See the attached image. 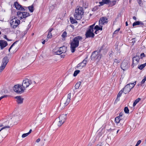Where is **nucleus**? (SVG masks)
<instances>
[{
    "label": "nucleus",
    "mask_w": 146,
    "mask_h": 146,
    "mask_svg": "<svg viewBox=\"0 0 146 146\" xmlns=\"http://www.w3.org/2000/svg\"><path fill=\"white\" fill-rule=\"evenodd\" d=\"M146 80V77L145 76L144 77V78L142 80V81H141V83L142 84H144Z\"/></svg>",
    "instance_id": "nucleus-47"
},
{
    "label": "nucleus",
    "mask_w": 146,
    "mask_h": 146,
    "mask_svg": "<svg viewBox=\"0 0 146 146\" xmlns=\"http://www.w3.org/2000/svg\"><path fill=\"white\" fill-rule=\"evenodd\" d=\"M100 27H99L98 25H96L94 27V29L98 31L99 30H102L103 26H101V25H100Z\"/></svg>",
    "instance_id": "nucleus-23"
},
{
    "label": "nucleus",
    "mask_w": 146,
    "mask_h": 146,
    "mask_svg": "<svg viewBox=\"0 0 146 146\" xmlns=\"http://www.w3.org/2000/svg\"><path fill=\"white\" fill-rule=\"evenodd\" d=\"M32 83V82L31 80L28 79H26L23 80L22 84L21 85L24 89V91L25 88L28 87L29 85Z\"/></svg>",
    "instance_id": "nucleus-8"
},
{
    "label": "nucleus",
    "mask_w": 146,
    "mask_h": 146,
    "mask_svg": "<svg viewBox=\"0 0 146 146\" xmlns=\"http://www.w3.org/2000/svg\"><path fill=\"white\" fill-rule=\"evenodd\" d=\"M8 131L7 130H5L1 132V135L2 137H5L7 135Z\"/></svg>",
    "instance_id": "nucleus-22"
},
{
    "label": "nucleus",
    "mask_w": 146,
    "mask_h": 146,
    "mask_svg": "<svg viewBox=\"0 0 146 146\" xmlns=\"http://www.w3.org/2000/svg\"><path fill=\"white\" fill-rule=\"evenodd\" d=\"M105 48H106L105 47V45L104 44H103L101 47L99 49L98 52L101 53V52H102V51L105 50Z\"/></svg>",
    "instance_id": "nucleus-30"
},
{
    "label": "nucleus",
    "mask_w": 146,
    "mask_h": 146,
    "mask_svg": "<svg viewBox=\"0 0 146 146\" xmlns=\"http://www.w3.org/2000/svg\"><path fill=\"white\" fill-rule=\"evenodd\" d=\"M83 66V63L82 62H80L79 64H78L76 67L77 68H78L79 67H80V66H82V67H83L84 66Z\"/></svg>",
    "instance_id": "nucleus-40"
},
{
    "label": "nucleus",
    "mask_w": 146,
    "mask_h": 146,
    "mask_svg": "<svg viewBox=\"0 0 146 146\" xmlns=\"http://www.w3.org/2000/svg\"><path fill=\"white\" fill-rule=\"evenodd\" d=\"M55 53L56 55H60L62 53L61 52V51L60 50L57 51H56L55 52Z\"/></svg>",
    "instance_id": "nucleus-39"
},
{
    "label": "nucleus",
    "mask_w": 146,
    "mask_h": 146,
    "mask_svg": "<svg viewBox=\"0 0 146 146\" xmlns=\"http://www.w3.org/2000/svg\"><path fill=\"white\" fill-rule=\"evenodd\" d=\"M116 1L115 0L111 1L109 4V6L111 7L114 5L116 3Z\"/></svg>",
    "instance_id": "nucleus-24"
},
{
    "label": "nucleus",
    "mask_w": 146,
    "mask_h": 146,
    "mask_svg": "<svg viewBox=\"0 0 146 146\" xmlns=\"http://www.w3.org/2000/svg\"><path fill=\"white\" fill-rule=\"evenodd\" d=\"M141 99L140 98H138L136 100L133 102V107L135 106L140 101Z\"/></svg>",
    "instance_id": "nucleus-26"
},
{
    "label": "nucleus",
    "mask_w": 146,
    "mask_h": 146,
    "mask_svg": "<svg viewBox=\"0 0 146 146\" xmlns=\"http://www.w3.org/2000/svg\"><path fill=\"white\" fill-rule=\"evenodd\" d=\"M10 21V24L11 27L13 29L16 28L20 24V21L17 19V17H14Z\"/></svg>",
    "instance_id": "nucleus-5"
},
{
    "label": "nucleus",
    "mask_w": 146,
    "mask_h": 146,
    "mask_svg": "<svg viewBox=\"0 0 146 146\" xmlns=\"http://www.w3.org/2000/svg\"><path fill=\"white\" fill-rule=\"evenodd\" d=\"M128 63L126 61H123L122 63L121 68L123 70L125 71L129 68Z\"/></svg>",
    "instance_id": "nucleus-12"
},
{
    "label": "nucleus",
    "mask_w": 146,
    "mask_h": 146,
    "mask_svg": "<svg viewBox=\"0 0 146 146\" xmlns=\"http://www.w3.org/2000/svg\"><path fill=\"white\" fill-rule=\"evenodd\" d=\"M7 95H5L3 96H1V97L2 99L3 98H6V97H7Z\"/></svg>",
    "instance_id": "nucleus-58"
},
{
    "label": "nucleus",
    "mask_w": 146,
    "mask_h": 146,
    "mask_svg": "<svg viewBox=\"0 0 146 146\" xmlns=\"http://www.w3.org/2000/svg\"><path fill=\"white\" fill-rule=\"evenodd\" d=\"M118 32L116 30L113 33V35L116 34L118 33Z\"/></svg>",
    "instance_id": "nucleus-60"
},
{
    "label": "nucleus",
    "mask_w": 146,
    "mask_h": 146,
    "mask_svg": "<svg viewBox=\"0 0 146 146\" xmlns=\"http://www.w3.org/2000/svg\"><path fill=\"white\" fill-rule=\"evenodd\" d=\"M9 59L8 57L7 56H5L3 59L2 60V64L6 66L9 62Z\"/></svg>",
    "instance_id": "nucleus-17"
},
{
    "label": "nucleus",
    "mask_w": 146,
    "mask_h": 146,
    "mask_svg": "<svg viewBox=\"0 0 146 146\" xmlns=\"http://www.w3.org/2000/svg\"><path fill=\"white\" fill-rule=\"evenodd\" d=\"M145 66H146V62L144 64H141L140 65H139L138 68L139 69L141 70L143 69Z\"/></svg>",
    "instance_id": "nucleus-28"
},
{
    "label": "nucleus",
    "mask_w": 146,
    "mask_h": 146,
    "mask_svg": "<svg viewBox=\"0 0 146 146\" xmlns=\"http://www.w3.org/2000/svg\"><path fill=\"white\" fill-rule=\"evenodd\" d=\"M10 127V126H6L4 127H3L0 128V132L3 130V129H5L6 128H9Z\"/></svg>",
    "instance_id": "nucleus-38"
},
{
    "label": "nucleus",
    "mask_w": 146,
    "mask_h": 146,
    "mask_svg": "<svg viewBox=\"0 0 146 146\" xmlns=\"http://www.w3.org/2000/svg\"><path fill=\"white\" fill-rule=\"evenodd\" d=\"M82 62L83 63V66H85L86 64L87 63V60H84Z\"/></svg>",
    "instance_id": "nucleus-50"
},
{
    "label": "nucleus",
    "mask_w": 146,
    "mask_h": 146,
    "mask_svg": "<svg viewBox=\"0 0 146 146\" xmlns=\"http://www.w3.org/2000/svg\"><path fill=\"white\" fill-rule=\"evenodd\" d=\"M66 114H62L60 115L59 117V119L60 120V122H63L64 123L66 118Z\"/></svg>",
    "instance_id": "nucleus-16"
},
{
    "label": "nucleus",
    "mask_w": 146,
    "mask_h": 146,
    "mask_svg": "<svg viewBox=\"0 0 146 146\" xmlns=\"http://www.w3.org/2000/svg\"><path fill=\"white\" fill-rule=\"evenodd\" d=\"M18 41V40H17L14 42L13 44L15 45V44H16L17 42Z\"/></svg>",
    "instance_id": "nucleus-64"
},
{
    "label": "nucleus",
    "mask_w": 146,
    "mask_h": 146,
    "mask_svg": "<svg viewBox=\"0 0 146 146\" xmlns=\"http://www.w3.org/2000/svg\"><path fill=\"white\" fill-rule=\"evenodd\" d=\"M67 34L66 32L65 31H64L61 35V36L63 38H65L66 37Z\"/></svg>",
    "instance_id": "nucleus-36"
},
{
    "label": "nucleus",
    "mask_w": 146,
    "mask_h": 146,
    "mask_svg": "<svg viewBox=\"0 0 146 146\" xmlns=\"http://www.w3.org/2000/svg\"><path fill=\"white\" fill-rule=\"evenodd\" d=\"M67 49V47L64 46L61 47L60 48V50L61 51L62 53H65L66 52Z\"/></svg>",
    "instance_id": "nucleus-21"
},
{
    "label": "nucleus",
    "mask_w": 146,
    "mask_h": 146,
    "mask_svg": "<svg viewBox=\"0 0 146 146\" xmlns=\"http://www.w3.org/2000/svg\"><path fill=\"white\" fill-rule=\"evenodd\" d=\"M13 88L14 91L18 94H21L24 91L21 84H18L15 85Z\"/></svg>",
    "instance_id": "nucleus-6"
},
{
    "label": "nucleus",
    "mask_w": 146,
    "mask_h": 146,
    "mask_svg": "<svg viewBox=\"0 0 146 146\" xmlns=\"http://www.w3.org/2000/svg\"><path fill=\"white\" fill-rule=\"evenodd\" d=\"M102 143H99L96 146H102Z\"/></svg>",
    "instance_id": "nucleus-57"
},
{
    "label": "nucleus",
    "mask_w": 146,
    "mask_h": 146,
    "mask_svg": "<svg viewBox=\"0 0 146 146\" xmlns=\"http://www.w3.org/2000/svg\"><path fill=\"white\" fill-rule=\"evenodd\" d=\"M123 92H124L123 91L122 89L119 92L118 94H117V98L115 100V102H117V101H118L119 100V97H121Z\"/></svg>",
    "instance_id": "nucleus-18"
},
{
    "label": "nucleus",
    "mask_w": 146,
    "mask_h": 146,
    "mask_svg": "<svg viewBox=\"0 0 146 146\" xmlns=\"http://www.w3.org/2000/svg\"><path fill=\"white\" fill-rule=\"evenodd\" d=\"M105 4H108L109 5V3L110 2V0H103Z\"/></svg>",
    "instance_id": "nucleus-42"
},
{
    "label": "nucleus",
    "mask_w": 146,
    "mask_h": 146,
    "mask_svg": "<svg viewBox=\"0 0 146 146\" xmlns=\"http://www.w3.org/2000/svg\"><path fill=\"white\" fill-rule=\"evenodd\" d=\"M85 35L86 38L90 37L92 38L94 37L95 36L93 32L88 31H86Z\"/></svg>",
    "instance_id": "nucleus-14"
},
{
    "label": "nucleus",
    "mask_w": 146,
    "mask_h": 146,
    "mask_svg": "<svg viewBox=\"0 0 146 146\" xmlns=\"http://www.w3.org/2000/svg\"><path fill=\"white\" fill-rule=\"evenodd\" d=\"M141 140H138L137 142V143L136 144V146H138L141 143Z\"/></svg>",
    "instance_id": "nucleus-49"
},
{
    "label": "nucleus",
    "mask_w": 146,
    "mask_h": 146,
    "mask_svg": "<svg viewBox=\"0 0 146 146\" xmlns=\"http://www.w3.org/2000/svg\"><path fill=\"white\" fill-rule=\"evenodd\" d=\"M63 123V122H60V120H59V122H58V126H61L62 124L63 123Z\"/></svg>",
    "instance_id": "nucleus-48"
},
{
    "label": "nucleus",
    "mask_w": 146,
    "mask_h": 146,
    "mask_svg": "<svg viewBox=\"0 0 146 146\" xmlns=\"http://www.w3.org/2000/svg\"><path fill=\"white\" fill-rule=\"evenodd\" d=\"M8 45L7 41L4 40H0V46L1 49H3Z\"/></svg>",
    "instance_id": "nucleus-13"
},
{
    "label": "nucleus",
    "mask_w": 146,
    "mask_h": 146,
    "mask_svg": "<svg viewBox=\"0 0 146 146\" xmlns=\"http://www.w3.org/2000/svg\"><path fill=\"white\" fill-rule=\"evenodd\" d=\"M84 11L82 7H79L76 8L75 11L74 17L76 19L79 20L82 18V16L83 15Z\"/></svg>",
    "instance_id": "nucleus-2"
},
{
    "label": "nucleus",
    "mask_w": 146,
    "mask_h": 146,
    "mask_svg": "<svg viewBox=\"0 0 146 146\" xmlns=\"http://www.w3.org/2000/svg\"><path fill=\"white\" fill-rule=\"evenodd\" d=\"M133 18L135 20H137V18L135 16H133Z\"/></svg>",
    "instance_id": "nucleus-62"
},
{
    "label": "nucleus",
    "mask_w": 146,
    "mask_h": 146,
    "mask_svg": "<svg viewBox=\"0 0 146 146\" xmlns=\"http://www.w3.org/2000/svg\"><path fill=\"white\" fill-rule=\"evenodd\" d=\"M5 66H6L4 65V64H1V66L0 67V72H1L3 71L5 68Z\"/></svg>",
    "instance_id": "nucleus-35"
},
{
    "label": "nucleus",
    "mask_w": 146,
    "mask_h": 146,
    "mask_svg": "<svg viewBox=\"0 0 146 146\" xmlns=\"http://www.w3.org/2000/svg\"><path fill=\"white\" fill-rule=\"evenodd\" d=\"M123 113L122 112H120L119 114V116H118L119 118V117H123Z\"/></svg>",
    "instance_id": "nucleus-54"
},
{
    "label": "nucleus",
    "mask_w": 146,
    "mask_h": 146,
    "mask_svg": "<svg viewBox=\"0 0 146 146\" xmlns=\"http://www.w3.org/2000/svg\"><path fill=\"white\" fill-rule=\"evenodd\" d=\"M40 138H38L36 140V142L37 143H38L40 141Z\"/></svg>",
    "instance_id": "nucleus-59"
},
{
    "label": "nucleus",
    "mask_w": 146,
    "mask_h": 146,
    "mask_svg": "<svg viewBox=\"0 0 146 146\" xmlns=\"http://www.w3.org/2000/svg\"><path fill=\"white\" fill-rule=\"evenodd\" d=\"M70 100V99H67L66 101L64 102V106H67L69 103Z\"/></svg>",
    "instance_id": "nucleus-34"
},
{
    "label": "nucleus",
    "mask_w": 146,
    "mask_h": 146,
    "mask_svg": "<svg viewBox=\"0 0 146 146\" xmlns=\"http://www.w3.org/2000/svg\"><path fill=\"white\" fill-rule=\"evenodd\" d=\"M16 99V102L18 104H21L23 103L24 99L20 96H17L15 97Z\"/></svg>",
    "instance_id": "nucleus-15"
},
{
    "label": "nucleus",
    "mask_w": 146,
    "mask_h": 146,
    "mask_svg": "<svg viewBox=\"0 0 146 146\" xmlns=\"http://www.w3.org/2000/svg\"><path fill=\"white\" fill-rule=\"evenodd\" d=\"M95 23H94L93 25H90L88 28V29L86 31L88 32H94V27L95 25Z\"/></svg>",
    "instance_id": "nucleus-19"
},
{
    "label": "nucleus",
    "mask_w": 146,
    "mask_h": 146,
    "mask_svg": "<svg viewBox=\"0 0 146 146\" xmlns=\"http://www.w3.org/2000/svg\"><path fill=\"white\" fill-rule=\"evenodd\" d=\"M17 15L20 18V19H26L30 16V14L28 12L19 11L17 12Z\"/></svg>",
    "instance_id": "nucleus-7"
},
{
    "label": "nucleus",
    "mask_w": 146,
    "mask_h": 146,
    "mask_svg": "<svg viewBox=\"0 0 146 146\" xmlns=\"http://www.w3.org/2000/svg\"><path fill=\"white\" fill-rule=\"evenodd\" d=\"M115 129H111V128H110L109 129H108L107 131L108 132H111L112 131H113Z\"/></svg>",
    "instance_id": "nucleus-56"
},
{
    "label": "nucleus",
    "mask_w": 146,
    "mask_h": 146,
    "mask_svg": "<svg viewBox=\"0 0 146 146\" xmlns=\"http://www.w3.org/2000/svg\"><path fill=\"white\" fill-rule=\"evenodd\" d=\"M81 84V82L80 81L77 82L75 85V87L76 89H78L79 88L80 84Z\"/></svg>",
    "instance_id": "nucleus-29"
},
{
    "label": "nucleus",
    "mask_w": 146,
    "mask_h": 146,
    "mask_svg": "<svg viewBox=\"0 0 146 146\" xmlns=\"http://www.w3.org/2000/svg\"><path fill=\"white\" fill-rule=\"evenodd\" d=\"M140 58L139 56L136 55L133 58L132 63L131 65L132 68H133L134 66L137 65L139 62Z\"/></svg>",
    "instance_id": "nucleus-9"
},
{
    "label": "nucleus",
    "mask_w": 146,
    "mask_h": 146,
    "mask_svg": "<svg viewBox=\"0 0 146 146\" xmlns=\"http://www.w3.org/2000/svg\"><path fill=\"white\" fill-rule=\"evenodd\" d=\"M100 5H98V6H96L94 7L92 9V11H95L97 10H98V9L99 6H100Z\"/></svg>",
    "instance_id": "nucleus-37"
},
{
    "label": "nucleus",
    "mask_w": 146,
    "mask_h": 146,
    "mask_svg": "<svg viewBox=\"0 0 146 146\" xmlns=\"http://www.w3.org/2000/svg\"><path fill=\"white\" fill-rule=\"evenodd\" d=\"M32 131V130L31 129L30 130L29 132H28V133L29 134H30L31 132Z\"/></svg>",
    "instance_id": "nucleus-63"
},
{
    "label": "nucleus",
    "mask_w": 146,
    "mask_h": 146,
    "mask_svg": "<svg viewBox=\"0 0 146 146\" xmlns=\"http://www.w3.org/2000/svg\"><path fill=\"white\" fill-rule=\"evenodd\" d=\"M27 7L29 11L31 13L33 12L35 10L33 4L31 6L28 7Z\"/></svg>",
    "instance_id": "nucleus-25"
},
{
    "label": "nucleus",
    "mask_w": 146,
    "mask_h": 146,
    "mask_svg": "<svg viewBox=\"0 0 146 146\" xmlns=\"http://www.w3.org/2000/svg\"><path fill=\"white\" fill-rule=\"evenodd\" d=\"M114 63H116L117 64L119 63L120 62L119 60H118L117 59H115L114 60Z\"/></svg>",
    "instance_id": "nucleus-51"
},
{
    "label": "nucleus",
    "mask_w": 146,
    "mask_h": 146,
    "mask_svg": "<svg viewBox=\"0 0 146 146\" xmlns=\"http://www.w3.org/2000/svg\"><path fill=\"white\" fill-rule=\"evenodd\" d=\"M137 1L138 3V4L140 6H141L142 5V0H137Z\"/></svg>",
    "instance_id": "nucleus-43"
},
{
    "label": "nucleus",
    "mask_w": 146,
    "mask_h": 146,
    "mask_svg": "<svg viewBox=\"0 0 146 146\" xmlns=\"http://www.w3.org/2000/svg\"><path fill=\"white\" fill-rule=\"evenodd\" d=\"M108 22V19L106 17H103L100 18L99 21V25L101 24L102 25H104L107 24Z\"/></svg>",
    "instance_id": "nucleus-11"
},
{
    "label": "nucleus",
    "mask_w": 146,
    "mask_h": 146,
    "mask_svg": "<svg viewBox=\"0 0 146 146\" xmlns=\"http://www.w3.org/2000/svg\"><path fill=\"white\" fill-rule=\"evenodd\" d=\"M4 38L6 39L7 41H11L12 40V39H9L7 38L6 35H5L4 36Z\"/></svg>",
    "instance_id": "nucleus-45"
},
{
    "label": "nucleus",
    "mask_w": 146,
    "mask_h": 146,
    "mask_svg": "<svg viewBox=\"0 0 146 146\" xmlns=\"http://www.w3.org/2000/svg\"><path fill=\"white\" fill-rule=\"evenodd\" d=\"M115 121L117 123H120V119L118 116L115 119Z\"/></svg>",
    "instance_id": "nucleus-31"
},
{
    "label": "nucleus",
    "mask_w": 146,
    "mask_h": 146,
    "mask_svg": "<svg viewBox=\"0 0 146 146\" xmlns=\"http://www.w3.org/2000/svg\"><path fill=\"white\" fill-rule=\"evenodd\" d=\"M53 30V28H50L48 30V33H51V31Z\"/></svg>",
    "instance_id": "nucleus-55"
},
{
    "label": "nucleus",
    "mask_w": 146,
    "mask_h": 146,
    "mask_svg": "<svg viewBox=\"0 0 146 146\" xmlns=\"http://www.w3.org/2000/svg\"><path fill=\"white\" fill-rule=\"evenodd\" d=\"M52 37V35L51 33H48L47 36V38H51Z\"/></svg>",
    "instance_id": "nucleus-41"
},
{
    "label": "nucleus",
    "mask_w": 146,
    "mask_h": 146,
    "mask_svg": "<svg viewBox=\"0 0 146 146\" xmlns=\"http://www.w3.org/2000/svg\"><path fill=\"white\" fill-rule=\"evenodd\" d=\"M102 56V54L100 53L97 50L93 52L90 56L91 60H97L99 61L101 58Z\"/></svg>",
    "instance_id": "nucleus-4"
},
{
    "label": "nucleus",
    "mask_w": 146,
    "mask_h": 146,
    "mask_svg": "<svg viewBox=\"0 0 146 146\" xmlns=\"http://www.w3.org/2000/svg\"><path fill=\"white\" fill-rule=\"evenodd\" d=\"M136 82V81H135L133 83H130L125 86V87L122 89L124 93L126 94L129 92L135 85Z\"/></svg>",
    "instance_id": "nucleus-3"
},
{
    "label": "nucleus",
    "mask_w": 146,
    "mask_h": 146,
    "mask_svg": "<svg viewBox=\"0 0 146 146\" xmlns=\"http://www.w3.org/2000/svg\"><path fill=\"white\" fill-rule=\"evenodd\" d=\"M124 111L126 113H128L129 112V110L127 107H125L124 108Z\"/></svg>",
    "instance_id": "nucleus-33"
},
{
    "label": "nucleus",
    "mask_w": 146,
    "mask_h": 146,
    "mask_svg": "<svg viewBox=\"0 0 146 146\" xmlns=\"http://www.w3.org/2000/svg\"><path fill=\"white\" fill-rule=\"evenodd\" d=\"M80 71L79 70H77L75 71L73 75L74 76H76L80 72Z\"/></svg>",
    "instance_id": "nucleus-32"
},
{
    "label": "nucleus",
    "mask_w": 146,
    "mask_h": 146,
    "mask_svg": "<svg viewBox=\"0 0 146 146\" xmlns=\"http://www.w3.org/2000/svg\"><path fill=\"white\" fill-rule=\"evenodd\" d=\"M145 55L144 53H143L141 54L140 58L141 59H142L143 57H145Z\"/></svg>",
    "instance_id": "nucleus-44"
},
{
    "label": "nucleus",
    "mask_w": 146,
    "mask_h": 146,
    "mask_svg": "<svg viewBox=\"0 0 146 146\" xmlns=\"http://www.w3.org/2000/svg\"><path fill=\"white\" fill-rule=\"evenodd\" d=\"M70 19L71 23L72 24L77 23V21L75 19H74L72 17H70Z\"/></svg>",
    "instance_id": "nucleus-27"
},
{
    "label": "nucleus",
    "mask_w": 146,
    "mask_h": 146,
    "mask_svg": "<svg viewBox=\"0 0 146 146\" xmlns=\"http://www.w3.org/2000/svg\"><path fill=\"white\" fill-rule=\"evenodd\" d=\"M71 93H69L68 94L67 99H70Z\"/></svg>",
    "instance_id": "nucleus-52"
},
{
    "label": "nucleus",
    "mask_w": 146,
    "mask_h": 146,
    "mask_svg": "<svg viewBox=\"0 0 146 146\" xmlns=\"http://www.w3.org/2000/svg\"><path fill=\"white\" fill-rule=\"evenodd\" d=\"M82 39V37L81 36H77L75 37L72 41H71L70 43V50L72 53L75 52L76 48L79 45V41Z\"/></svg>",
    "instance_id": "nucleus-1"
},
{
    "label": "nucleus",
    "mask_w": 146,
    "mask_h": 146,
    "mask_svg": "<svg viewBox=\"0 0 146 146\" xmlns=\"http://www.w3.org/2000/svg\"><path fill=\"white\" fill-rule=\"evenodd\" d=\"M29 135V134L28 133H24L22 135V138L25 137H26L27 136V135Z\"/></svg>",
    "instance_id": "nucleus-46"
},
{
    "label": "nucleus",
    "mask_w": 146,
    "mask_h": 146,
    "mask_svg": "<svg viewBox=\"0 0 146 146\" xmlns=\"http://www.w3.org/2000/svg\"><path fill=\"white\" fill-rule=\"evenodd\" d=\"M99 3L101 6H102L104 5V1H103V0H102V2H99Z\"/></svg>",
    "instance_id": "nucleus-53"
},
{
    "label": "nucleus",
    "mask_w": 146,
    "mask_h": 146,
    "mask_svg": "<svg viewBox=\"0 0 146 146\" xmlns=\"http://www.w3.org/2000/svg\"><path fill=\"white\" fill-rule=\"evenodd\" d=\"M14 6L15 7L16 9L18 10L22 11H25V9L17 1H15L14 2Z\"/></svg>",
    "instance_id": "nucleus-10"
},
{
    "label": "nucleus",
    "mask_w": 146,
    "mask_h": 146,
    "mask_svg": "<svg viewBox=\"0 0 146 146\" xmlns=\"http://www.w3.org/2000/svg\"><path fill=\"white\" fill-rule=\"evenodd\" d=\"M65 55L64 54H62V55H61L60 56H61V58H64V57H65Z\"/></svg>",
    "instance_id": "nucleus-61"
},
{
    "label": "nucleus",
    "mask_w": 146,
    "mask_h": 146,
    "mask_svg": "<svg viewBox=\"0 0 146 146\" xmlns=\"http://www.w3.org/2000/svg\"><path fill=\"white\" fill-rule=\"evenodd\" d=\"M144 25V24L142 21H135L133 23L132 26L133 27H134L136 25Z\"/></svg>",
    "instance_id": "nucleus-20"
}]
</instances>
